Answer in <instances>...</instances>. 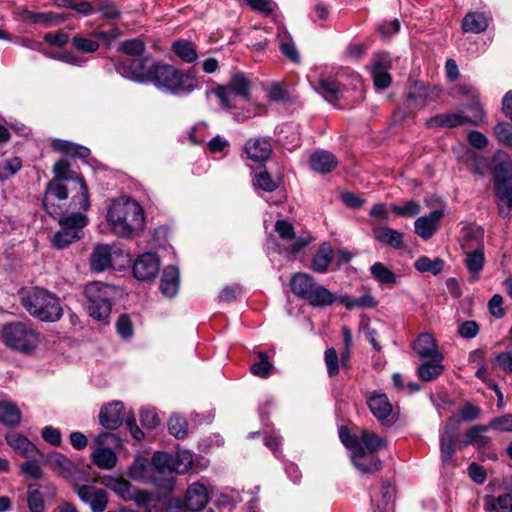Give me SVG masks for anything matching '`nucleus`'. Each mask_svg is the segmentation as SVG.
<instances>
[{
  "label": "nucleus",
  "instance_id": "nucleus-1",
  "mask_svg": "<svg viewBox=\"0 0 512 512\" xmlns=\"http://www.w3.org/2000/svg\"><path fill=\"white\" fill-rule=\"evenodd\" d=\"M53 178L46 184L42 206L51 216L56 217L68 209L65 201L69 193L71 197L69 207L88 210L90 207L88 187L84 178L70 169L66 159L58 160L53 166Z\"/></svg>",
  "mask_w": 512,
  "mask_h": 512
},
{
  "label": "nucleus",
  "instance_id": "nucleus-2",
  "mask_svg": "<svg viewBox=\"0 0 512 512\" xmlns=\"http://www.w3.org/2000/svg\"><path fill=\"white\" fill-rule=\"evenodd\" d=\"M106 218L111 230L117 236L126 238L141 230L145 220L141 205L129 196L111 200Z\"/></svg>",
  "mask_w": 512,
  "mask_h": 512
},
{
  "label": "nucleus",
  "instance_id": "nucleus-3",
  "mask_svg": "<svg viewBox=\"0 0 512 512\" xmlns=\"http://www.w3.org/2000/svg\"><path fill=\"white\" fill-rule=\"evenodd\" d=\"M21 303L31 316L44 322H56L63 316L60 299L45 289L33 288L22 297Z\"/></svg>",
  "mask_w": 512,
  "mask_h": 512
},
{
  "label": "nucleus",
  "instance_id": "nucleus-4",
  "mask_svg": "<svg viewBox=\"0 0 512 512\" xmlns=\"http://www.w3.org/2000/svg\"><path fill=\"white\" fill-rule=\"evenodd\" d=\"M114 288L102 282H92L85 286V308L90 317L103 324L108 323L111 313V299Z\"/></svg>",
  "mask_w": 512,
  "mask_h": 512
},
{
  "label": "nucleus",
  "instance_id": "nucleus-5",
  "mask_svg": "<svg viewBox=\"0 0 512 512\" xmlns=\"http://www.w3.org/2000/svg\"><path fill=\"white\" fill-rule=\"evenodd\" d=\"M161 489L164 491H147L140 490L137 487H134L131 482H107L106 487L114 491L117 495H119L125 501H135V503L139 507L146 508L147 505L152 502H160L166 496L172 492L173 482H160Z\"/></svg>",
  "mask_w": 512,
  "mask_h": 512
},
{
  "label": "nucleus",
  "instance_id": "nucleus-6",
  "mask_svg": "<svg viewBox=\"0 0 512 512\" xmlns=\"http://www.w3.org/2000/svg\"><path fill=\"white\" fill-rule=\"evenodd\" d=\"M57 217H59L60 229L54 233L51 242L54 248L62 250L83 237V228L87 225L88 219L79 212L71 213L65 217H62L61 214L54 218Z\"/></svg>",
  "mask_w": 512,
  "mask_h": 512
},
{
  "label": "nucleus",
  "instance_id": "nucleus-7",
  "mask_svg": "<svg viewBox=\"0 0 512 512\" xmlns=\"http://www.w3.org/2000/svg\"><path fill=\"white\" fill-rule=\"evenodd\" d=\"M192 454L187 450H178L175 454L165 451H156L151 457L153 474L183 475L192 465Z\"/></svg>",
  "mask_w": 512,
  "mask_h": 512
},
{
  "label": "nucleus",
  "instance_id": "nucleus-8",
  "mask_svg": "<svg viewBox=\"0 0 512 512\" xmlns=\"http://www.w3.org/2000/svg\"><path fill=\"white\" fill-rule=\"evenodd\" d=\"M0 336L6 346L20 352L32 351L38 342L35 330L22 322L3 325Z\"/></svg>",
  "mask_w": 512,
  "mask_h": 512
},
{
  "label": "nucleus",
  "instance_id": "nucleus-9",
  "mask_svg": "<svg viewBox=\"0 0 512 512\" xmlns=\"http://www.w3.org/2000/svg\"><path fill=\"white\" fill-rule=\"evenodd\" d=\"M459 424V419L449 418L440 437V457L444 470H449L457 465L455 453L456 449H459V443L462 442L459 440Z\"/></svg>",
  "mask_w": 512,
  "mask_h": 512
},
{
  "label": "nucleus",
  "instance_id": "nucleus-10",
  "mask_svg": "<svg viewBox=\"0 0 512 512\" xmlns=\"http://www.w3.org/2000/svg\"><path fill=\"white\" fill-rule=\"evenodd\" d=\"M505 159L493 167L494 191L498 201L512 207V172L511 163Z\"/></svg>",
  "mask_w": 512,
  "mask_h": 512
},
{
  "label": "nucleus",
  "instance_id": "nucleus-11",
  "mask_svg": "<svg viewBox=\"0 0 512 512\" xmlns=\"http://www.w3.org/2000/svg\"><path fill=\"white\" fill-rule=\"evenodd\" d=\"M184 75L172 65L157 63L154 65L150 81L157 87L164 88L171 93L184 90Z\"/></svg>",
  "mask_w": 512,
  "mask_h": 512
},
{
  "label": "nucleus",
  "instance_id": "nucleus-12",
  "mask_svg": "<svg viewBox=\"0 0 512 512\" xmlns=\"http://www.w3.org/2000/svg\"><path fill=\"white\" fill-rule=\"evenodd\" d=\"M156 64L150 57L127 58L119 62L118 69L132 79L150 81Z\"/></svg>",
  "mask_w": 512,
  "mask_h": 512
},
{
  "label": "nucleus",
  "instance_id": "nucleus-13",
  "mask_svg": "<svg viewBox=\"0 0 512 512\" xmlns=\"http://www.w3.org/2000/svg\"><path fill=\"white\" fill-rule=\"evenodd\" d=\"M160 269V260L154 253L140 255L133 265V275L141 281L154 279Z\"/></svg>",
  "mask_w": 512,
  "mask_h": 512
},
{
  "label": "nucleus",
  "instance_id": "nucleus-14",
  "mask_svg": "<svg viewBox=\"0 0 512 512\" xmlns=\"http://www.w3.org/2000/svg\"><path fill=\"white\" fill-rule=\"evenodd\" d=\"M125 418V407L121 401L104 404L99 413V422L107 430L119 428Z\"/></svg>",
  "mask_w": 512,
  "mask_h": 512
},
{
  "label": "nucleus",
  "instance_id": "nucleus-15",
  "mask_svg": "<svg viewBox=\"0 0 512 512\" xmlns=\"http://www.w3.org/2000/svg\"><path fill=\"white\" fill-rule=\"evenodd\" d=\"M351 461L362 476H370L382 468L379 457L375 453L367 452L364 448L353 451Z\"/></svg>",
  "mask_w": 512,
  "mask_h": 512
},
{
  "label": "nucleus",
  "instance_id": "nucleus-16",
  "mask_svg": "<svg viewBox=\"0 0 512 512\" xmlns=\"http://www.w3.org/2000/svg\"><path fill=\"white\" fill-rule=\"evenodd\" d=\"M46 462L58 476L64 479L78 478L80 475L81 471L78 467L59 452L54 451L49 453L46 457Z\"/></svg>",
  "mask_w": 512,
  "mask_h": 512
},
{
  "label": "nucleus",
  "instance_id": "nucleus-17",
  "mask_svg": "<svg viewBox=\"0 0 512 512\" xmlns=\"http://www.w3.org/2000/svg\"><path fill=\"white\" fill-rule=\"evenodd\" d=\"M77 493L81 501L89 504L93 512L105 511L108 503V495L105 490L91 485H83L77 489Z\"/></svg>",
  "mask_w": 512,
  "mask_h": 512
},
{
  "label": "nucleus",
  "instance_id": "nucleus-18",
  "mask_svg": "<svg viewBox=\"0 0 512 512\" xmlns=\"http://www.w3.org/2000/svg\"><path fill=\"white\" fill-rule=\"evenodd\" d=\"M366 401L371 413L379 421H383L391 415L393 407L385 393L373 391L367 395Z\"/></svg>",
  "mask_w": 512,
  "mask_h": 512
},
{
  "label": "nucleus",
  "instance_id": "nucleus-19",
  "mask_svg": "<svg viewBox=\"0 0 512 512\" xmlns=\"http://www.w3.org/2000/svg\"><path fill=\"white\" fill-rule=\"evenodd\" d=\"M443 216V210L437 209L427 216L417 218L414 223L415 233L424 240L430 239L436 232L438 223Z\"/></svg>",
  "mask_w": 512,
  "mask_h": 512
},
{
  "label": "nucleus",
  "instance_id": "nucleus-20",
  "mask_svg": "<svg viewBox=\"0 0 512 512\" xmlns=\"http://www.w3.org/2000/svg\"><path fill=\"white\" fill-rule=\"evenodd\" d=\"M209 501L207 488L201 482H193L187 489L184 503L188 510L199 511Z\"/></svg>",
  "mask_w": 512,
  "mask_h": 512
},
{
  "label": "nucleus",
  "instance_id": "nucleus-21",
  "mask_svg": "<svg viewBox=\"0 0 512 512\" xmlns=\"http://www.w3.org/2000/svg\"><path fill=\"white\" fill-rule=\"evenodd\" d=\"M247 157L255 162L266 161L272 153V145L266 138L249 139L244 147Z\"/></svg>",
  "mask_w": 512,
  "mask_h": 512
},
{
  "label": "nucleus",
  "instance_id": "nucleus-22",
  "mask_svg": "<svg viewBox=\"0 0 512 512\" xmlns=\"http://www.w3.org/2000/svg\"><path fill=\"white\" fill-rule=\"evenodd\" d=\"M338 164L336 156L326 150H317L310 155L309 165L317 173H329L336 168Z\"/></svg>",
  "mask_w": 512,
  "mask_h": 512
},
{
  "label": "nucleus",
  "instance_id": "nucleus-23",
  "mask_svg": "<svg viewBox=\"0 0 512 512\" xmlns=\"http://www.w3.org/2000/svg\"><path fill=\"white\" fill-rule=\"evenodd\" d=\"M373 237L381 244L395 250H399L404 247L403 233L386 226L375 228L373 230Z\"/></svg>",
  "mask_w": 512,
  "mask_h": 512
},
{
  "label": "nucleus",
  "instance_id": "nucleus-24",
  "mask_svg": "<svg viewBox=\"0 0 512 512\" xmlns=\"http://www.w3.org/2000/svg\"><path fill=\"white\" fill-rule=\"evenodd\" d=\"M316 283V280L311 275L304 272H298L291 277L289 285L295 296L299 299L305 300Z\"/></svg>",
  "mask_w": 512,
  "mask_h": 512
},
{
  "label": "nucleus",
  "instance_id": "nucleus-25",
  "mask_svg": "<svg viewBox=\"0 0 512 512\" xmlns=\"http://www.w3.org/2000/svg\"><path fill=\"white\" fill-rule=\"evenodd\" d=\"M413 349L420 357L443 360V355L437 350L435 340L429 333H422L413 344Z\"/></svg>",
  "mask_w": 512,
  "mask_h": 512
},
{
  "label": "nucleus",
  "instance_id": "nucleus-26",
  "mask_svg": "<svg viewBox=\"0 0 512 512\" xmlns=\"http://www.w3.org/2000/svg\"><path fill=\"white\" fill-rule=\"evenodd\" d=\"M339 298L326 287L316 283L305 301L312 307H327L334 304Z\"/></svg>",
  "mask_w": 512,
  "mask_h": 512
},
{
  "label": "nucleus",
  "instance_id": "nucleus-27",
  "mask_svg": "<svg viewBox=\"0 0 512 512\" xmlns=\"http://www.w3.org/2000/svg\"><path fill=\"white\" fill-rule=\"evenodd\" d=\"M339 298L326 287L316 283L305 301L312 307H327L334 304Z\"/></svg>",
  "mask_w": 512,
  "mask_h": 512
},
{
  "label": "nucleus",
  "instance_id": "nucleus-28",
  "mask_svg": "<svg viewBox=\"0 0 512 512\" xmlns=\"http://www.w3.org/2000/svg\"><path fill=\"white\" fill-rule=\"evenodd\" d=\"M6 441L14 450L19 451L27 458H34L36 455L42 456L40 450L25 436L19 433L12 432L7 434Z\"/></svg>",
  "mask_w": 512,
  "mask_h": 512
},
{
  "label": "nucleus",
  "instance_id": "nucleus-29",
  "mask_svg": "<svg viewBox=\"0 0 512 512\" xmlns=\"http://www.w3.org/2000/svg\"><path fill=\"white\" fill-rule=\"evenodd\" d=\"M467 124V116L460 113H441L427 120L428 128H454Z\"/></svg>",
  "mask_w": 512,
  "mask_h": 512
},
{
  "label": "nucleus",
  "instance_id": "nucleus-30",
  "mask_svg": "<svg viewBox=\"0 0 512 512\" xmlns=\"http://www.w3.org/2000/svg\"><path fill=\"white\" fill-rule=\"evenodd\" d=\"M160 291L168 298L174 297L179 289V271L175 266H168L163 270L160 280Z\"/></svg>",
  "mask_w": 512,
  "mask_h": 512
},
{
  "label": "nucleus",
  "instance_id": "nucleus-31",
  "mask_svg": "<svg viewBox=\"0 0 512 512\" xmlns=\"http://www.w3.org/2000/svg\"><path fill=\"white\" fill-rule=\"evenodd\" d=\"M490 428L488 425H475L470 428L465 435V439L459 443V449L468 445H475L478 448H484L490 444L491 439L484 435Z\"/></svg>",
  "mask_w": 512,
  "mask_h": 512
},
{
  "label": "nucleus",
  "instance_id": "nucleus-32",
  "mask_svg": "<svg viewBox=\"0 0 512 512\" xmlns=\"http://www.w3.org/2000/svg\"><path fill=\"white\" fill-rule=\"evenodd\" d=\"M128 475L133 480H156L153 474L151 460L143 456L135 457L133 463L129 467Z\"/></svg>",
  "mask_w": 512,
  "mask_h": 512
},
{
  "label": "nucleus",
  "instance_id": "nucleus-33",
  "mask_svg": "<svg viewBox=\"0 0 512 512\" xmlns=\"http://www.w3.org/2000/svg\"><path fill=\"white\" fill-rule=\"evenodd\" d=\"M111 266V248L109 245H98L90 256V267L93 271L102 272Z\"/></svg>",
  "mask_w": 512,
  "mask_h": 512
},
{
  "label": "nucleus",
  "instance_id": "nucleus-34",
  "mask_svg": "<svg viewBox=\"0 0 512 512\" xmlns=\"http://www.w3.org/2000/svg\"><path fill=\"white\" fill-rule=\"evenodd\" d=\"M464 264L470 273V281L475 282L479 279L478 274L484 267L485 257L483 248H477L474 251L467 252Z\"/></svg>",
  "mask_w": 512,
  "mask_h": 512
},
{
  "label": "nucleus",
  "instance_id": "nucleus-35",
  "mask_svg": "<svg viewBox=\"0 0 512 512\" xmlns=\"http://www.w3.org/2000/svg\"><path fill=\"white\" fill-rule=\"evenodd\" d=\"M226 85L229 86L236 95H238L239 99L244 101H248L250 99L251 80L245 73L237 72L233 74L229 83Z\"/></svg>",
  "mask_w": 512,
  "mask_h": 512
},
{
  "label": "nucleus",
  "instance_id": "nucleus-36",
  "mask_svg": "<svg viewBox=\"0 0 512 512\" xmlns=\"http://www.w3.org/2000/svg\"><path fill=\"white\" fill-rule=\"evenodd\" d=\"M488 27V19L483 13L469 12L462 20V29L466 33L479 34Z\"/></svg>",
  "mask_w": 512,
  "mask_h": 512
},
{
  "label": "nucleus",
  "instance_id": "nucleus-37",
  "mask_svg": "<svg viewBox=\"0 0 512 512\" xmlns=\"http://www.w3.org/2000/svg\"><path fill=\"white\" fill-rule=\"evenodd\" d=\"M441 362L442 360H435V358L424 361L417 369L418 377L425 382L435 380L444 371V366Z\"/></svg>",
  "mask_w": 512,
  "mask_h": 512
},
{
  "label": "nucleus",
  "instance_id": "nucleus-38",
  "mask_svg": "<svg viewBox=\"0 0 512 512\" xmlns=\"http://www.w3.org/2000/svg\"><path fill=\"white\" fill-rule=\"evenodd\" d=\"M52 148L57 152L71 157L86 158L90 154L88 148L60 139H56L52 142Z\"/></svg>",
  "mask_w": 512,
  "mask_h": 512
},
{
  "label": "nucleus",
  "instance_id": "nucleus-39",
  "mask_svg": "<svg viewBox=\"0 0 512 512\" xmlns=\"http://www.w3.org/2000/svg\"><path fill=\"white\" fill-rule=\"evenodd\" d=\"M106 34L104 32L93 33L94 38H86L81 35H75L71 39L72 46L81 53H93L96 52L100 44L98 42V38H105Z\"/></svg>",
  "mask_w": 512,
  "mask_h": 512
},
{
  "label": "nucleus",
  "instance_id": "nucleus-40",
  "mask_svg": "<svg viewBox=\"0 0 512 512\" xmlns=\"http://www.w3.org/2000/svg\"><path fill=\"white\" fill-rule=\"evenodd\" d=\"M333 257L334 255L331 245L328 243L321 244L313 258L312 269L318 273H325L332 262Z\"/></svg>",
  "mask_w": 512,
  "mask_h": 512
},
{
  "label": "nucleus",
  "instance_id": "nucleus-41",
  "mask_svg": "<svg viewBox=\"0 0 512 512\" xmlns=\"http://www.w3.org/2000/svg\"><path fill=\"white\" fill-rule=\"evenodd\" d=\"M91 456L95 465L106 470L114 468L118 460L116 453L107 447H98Z\"/></svg>",
  "mask_w": 512,
  "mask_h": 512
},
{
  "label": "nucleus",
  "instance_id": "nucleus-42",
  "mask_svg": "<svg viewBox=\"0 0 512 512\" xmlns=\"http://www.w3.org/2000/svg\"><path fill=\"white\" fill-rule=\"evenodd\" d=\"M15 14L24 22L38 24L44 28L51 27L48 12H35L27 9L26 7H18Z\"/></svg>",
  "mask_w": 512,
  "mask_h": 512
},
{
  "label": "nucleus",
  "instance_id": "nucleus-43",
  "mask_svg": "<svg viewBox=\"0 0 512 512\" xmlns=\"http://www.w3.org/2000/svg\"><path fill=\"white\" fill-rule=\"evenodd\" d=\"M212 92L219 100V104L223 109H237L238 95L227 85H217Z\"/></svg>",
  "mask_w": 512,
  "mask_h": 512
},
{
  "label": "nucleus",
  "instance_id": "nucleus-44",
  "mask_svg": "<svg viewBox=\"0 0 512 512\" xmlns=\"http://www.w3.org/2000/svg\"><path fill=\"white\" fill-rule=\"evenodd\" d=\"M369 270L372 277L382 285L391 286L397 282L395 273L381 262H375Z\"/></svg>",
  "mask_w": 512,
  "mask_h": 512
},
{
  "label": "nucleus",
  "instance_id": "nucleus-45",
  "mask_svg": "<svg viewBox=\"0 0 512 512\" xmlns=\"http://www.w3.org/2000/svg\"><path fill=\"white\" fill-rule=\"evenodd\" d=\"M444 261L441 258L430 259L427 256H420L415 262L414 267L418 272L431 273L432 275L440 274L444 269Z\"/></svg>",
  "mask_w": 512,
  "mask_h": 512
},
{
  "label": "nucleus",
  "instance_id": "nucleus-46",
  "mask_svg": "<svg viewBox=\"0 0 512 512\" xmlns=\"http://www.w3.org/2000/svg\"><path fill=\"white\" fill-rule=\"evenodd\" d=\"M339 302L342 303L348 310H353L355 308H375L378 304V302L370 293H366L358 299H353L347 295L340 296Z\"/></svg>",
  "mask_w": 512,
  "mask_h": 512
},
{
  "label": "nucleus",
  "instance_id": "nucleus-47",
  "mask_svg": "<svg viewBox=\"0 0 512 512\" xmlns=\"http://www.w3.org/2000/svg\"><path fill=\"white\" fill-rule=\"evenodd\" d=\"M172 49L179 58L187 63L195 62L198 57L195 46L186 40H178L174 42Z\"/></svg>",
  "mask_w": 512,
  "mask_h": 512
},
{
  "label": "nucleus",
  "instance_id": "nucleus-48",
  "mask_svg": "<svg viewBox=\"0 0 512 512\" xmlns=\"http://www.w3.org/2000/svg\"><path fill=\"white\" fill-rule=\"evenodd\" d=\"M21 413L16 405L1 402L0 403V422L7 426H16L20 423Z\"/></svg>",
  "mask_w": 512,
  "mask_h": 512
},
{
  "label": "nucleus",
  "instance_id": "nucleus-49",
  "mask_svg": "<svg viewBox=\"0 0 512 512\" xmlns=\"http://www.w3.org/2000/svg\"><path fill=\"white\" fill-rule=\"evenodd\" d=\"M485 508L487 510L512 512V495L507 493L504 495H500L497 498L493 496H486Z\"/></svg>",
  "mask_w": 512,
  "mask_h": 512
},
{
  "label": "nucleus",
  "instance_id": "nucleus-50",
  "mask_svg": "<svg viewBox=\"0 0 512 512\" xmlns=\"http://www.w3.org/2000/svg\"><path fill=\"white\" fill-rule=\"evenodd\" d=\"M257 361L251 365L253 375L260 378H267L273 369V364L269 362L268 355L264 351L257 353Z\"/></svg>",
  "mask_w": 512,
  "mask_h": 512
},
{
  "label": "nucleus",
  "instance_id": "nucleus-51",
  "mask_svg": "<svg viewBox=\"0 0 512 512\" xmlns=\"http://www.w3.org/2000/svg\"><path fill=\"white\" fill-rule=\"evenodd\" d=\"M27 504L30 512H43L44 499L36 483L28 486Z\"/></svg>",
  "mask_w": 512,
  "mask_h": 512
},
{
  "label": "nucleus",
  "instance_id": "nucleus-52",
  "mask_svg": "<svg viewBox=\"0 0 512 512\" xmlns=\"http://www.w3.org/2000/svg\"><path fill=\"white\" fill-rule=\"evenodd\" d=\"M318 90L330 102L337 101L341 94L338 83L333 79H321Z\"/></svg>",
  "mask_w": 512,
  "mask_h": 512
},
{
  "label": "nucleus",
  "instance_id": "nucleus-53",
  "mask_svg": "<svg viewBox=\"0 0 512 512\" xmlns=\"http://www.w3.org/2000/svg\"><path fill=\"white\" fill-rule=\"evenodd\" d=\"M168 430L177 439H184L188 435V423L185 418L173 415L168 421Z\"/></svg>",
  "mask_w": 512,
  "mask_h": 512
},
{
  "label": "nucleus",
  "instance_id": "nucleus-54",
  "mask_svg": "<svg viewBox=\"0 0 512 512\" xmlns=\"http://www.w3.org/2000/svg\"><path fill=\"white\" fill-rule=\"evenodd\" d=\"M120 51L132 58L141 57L145 51V44L142 40L135 38L121 43Z\"/></svg>",
  "mask_w": 512,
  "mask_h": 512
},
{
  "label": "nucleus",
  "instance_id": "nucleus-55",
  "mask_svg": "<svg viewBox=\"0 0 512 512\" xmlns=\"http://www.w3.org/2000/svg\"><path fill=\"white\" fill-rule=\"evenodd\" d=\"M466 108L469 109L472 113L471 116H467V124L478 126L484 123L486 114L478 98L473 99L470 104L466 105Z\"/></svg>",
  "mask_w": 512,
  "mask_h": 512
},
{
  "label": "nucleus",
  "instance_id": "nucleus-56",
  "mask_svg": "<svg viewBox=\"0 0 512 512\" xmlns=\"http://www.w3.org/2000/svg\"><path fill=\"white\" fill-rule=\"evenodd\" d=\"M361 445H365L367 452L375 453L379 448L384 446V441L376 433L363 430L360 436Z\"/></svg>",
  "mask_w": 512,
  "mask_h": 512
},
{
  "label": "nucleus",
  "instance_id": "nucleus-57",
  "mask_svg": "<svg viewBox=\"0 0 512 512\" xmlns=\"http://www.w3.org/2000/svg\"><path fill=\"white\" fill-rule=\"evenodd\" d=\"M22 168V160L19 157L10 158L4 161L0 169V181H6L15 175Z\"/></svg>",
  "mask_w": 512,
  "mask_h": 512
},
{
  "label": "nucleus",
  "instance_id": "nucleus-58",
  "mask_svg": "<svg viewBox=\"0 0 512 512\" xmlns=\"http://www.w3.org/2000/svg\"><path fill=\"white\" fill-rule=\"evenodd\" d=\"M116 331L124 340L130 339L134 334L133 323L128 314H121L116 321Z\"/></svg>",
  "mask_w": 512,
  "mask_h": 512
},
{
  "label": "nucleus",
  "instance_id": "nucleus-59",
  "mask_svg": "<svg viewBox=\"0 0 512 512\" xmlns=\"http://www.w3.org/2000/svg\"><path fill=\"white\" fill-rule=\"evenodd\" d=\"M391 211L397 216L413 217L420 213L421 206L414 200H409L403 206L393 205Z\"/></svg>",
  "mask_w": 512,
  "mask_h": 512
},
{
  "label": "nucleus",
  "instance_id": "nucleus-60",
  "mask_svg": "<svg viewBox=\"0 0 512 512\" xmlns=\"http://www.w3.org/2000/svg\"><path fill=\"white\" fill-rule=\"evenodd\" d=\"M98 11L105 19L109 20L119 19L122 14L119 7L110 0H100Z\"/></svg>",
  "mask_w": 512,
  "mask_h": 512
},
{
  "label": "nucleus",
  "instance_id": "nucleus-61",
  "mask_svg": "<svg viewBox=\"0 0 512 512\" xmlns=\"http://www.w3.org/2000/svg\"><path fill=\"white\" fill-rule=\"evenodd\" d=\"M324 360L327 367V373L330 377H334L339 373V358L337 351L331 347L327 348L324 353Z\"/></svg>",
  "mask_w": 512,
  "mask_h": 512
},
{
  "label": "nucleus",
  "instance_id": "nucleus-62",
  "mask_svg": "<svg viewBox=\"0 0 512 512\" xmlns=\"http://www.w3.org/2000/svg\"><path fill=\"white\" fill-rule=\"evenodd\" d=\"M339 437L341 442L348 449H352L353 451H357L358 448H363L360 443V437L353 435L348 427L341 426L339 429Z\"/></svg>",
  "mask_w": 512,
  "mask_h": 512
},
{
  "label": "nucleus",
  "instance_id": "nucleus-63",
  "mask_svg": "<svg viewBox=\"0 0 512 512\" xmlns=\"http://www.w3.org/2000/svg\"><path fill=\"white\" fill-rule=\"evenodd\" d=\"M254 185L266 192H273L277 189L276 182L271 178L270 174L264 170L255 175Z\"/></svg>",
  "mask_w": 512,
  "mask_h": 512
},
{
  "label": "nucleus",
  "instance_id": "nucleus-64",
  "mask_svg": "<svg viewBox=\"0 0 512 512\" xmlns=\"http://www.w3.org/2000/svg\"><path fill=\"white\" fill-rule=\"evenodd\" d=\"M494 133L499 142L507 146H512V126L509 123H498L494 127Z\"/></svg>",
  "mask_w": 512,
  "mask_h": 512
}]
</instances>
